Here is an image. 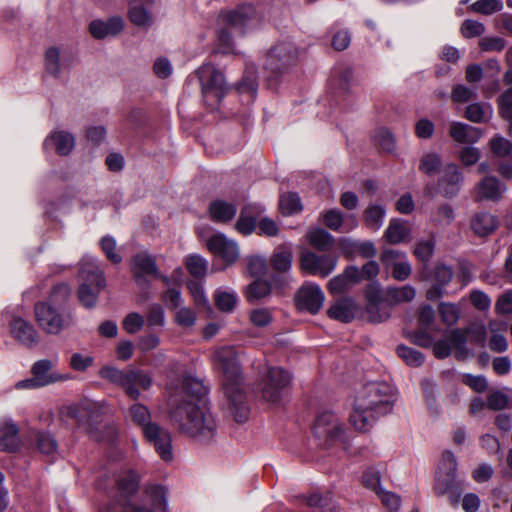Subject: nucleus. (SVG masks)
Returning a JSON list of instances; mask_svg holds the SVG:
<instances>
[{
	"instance_id": "6",
	"label": "nucleus",
	"mask_w": 512,
	"mask_h": 512,
	"mask_svg": "<svg viewBox=\"0 0 512 512\" xmlns=\"http://www.w3.org/2000/svg\"><path fill=\"white\" fill-rule=\"evenodd\" d=\"M99 375L101 378L120 386L126 395L137 400L140 397V390H147L152 384V377L149 373L140 369L120 370L115 367H103Z\"/></svg>"
},
{
	"instance_id": "48",
	"label": "nucleus",
	"mask_w": 512,
	"mask_h": 512,
	"mask_svg": "<svg viewBox=\"0 0 512 512\" xmlns=\"http://www.w3.org/2000/svg\"><path fill=\"white\" fill-rule=\"evenodd\" d=\"M185 265L188 272L195 278L205 276L208 268V262L200 255H189L185 259Z\"/></svg>"
},
{
	"instance_id": "19",
	"label": "nucleus",
	"mask_w": 512,
	"mask_h": 512,
	"mask_svg": "<svg viewBox=\"0 0 512 512\" xmlns=\"http://www.w3.org/2000/svg\"><path fill=\"white\" fill-rule=\"evenodd\" d=\"M467 342L466 336L460 329L452 330L447 336V340L433 341L432 347L434 355L439 359L448 357L451 349L456 350V355L459 359H464L468 355L465 347Z\"/></svg>"
},
{
	"instance_id": "47",
	"label": "nucleus",
	"mask_w": 512,
	"mask_h": 512,
	"mask_svg": "<svg viewBox=\"0 0 512 512\" xmlns=\"http://www.w3.org/2000/svg\"><path fill=\"white\" fill-rule=\"evenodd\" d=\"M279 207L283 215H292L302 210L300 197L297 193L283 194L279 200Z\"/></svg>"
},
{
	"instance_id": "26",
	"label": "nucleus",
	"mask_w": 512,
	"mask_h": 512,
	"mask_svg": "<svg viewBox=\"0 0 512 512\" xmlns=\"http://www.w3.org/2000/svg\"><path fill=\"white\" fill-rule=\"evenodd\" d=\"M264 212V207L260 204L245 205L238 221L235 224L236 230L243 234L249 235L256 229V219Z\"/></svg>"
},
{
	"instance_id": "33",
	"label": "nucleus",
	"mask_w": 512,
	"mask_h": 512,
	"mask_svg": "<svg viewBox=\"0 0 512 512\" xmlns=\"http://www.w3.org/2000/svg\"><path fill=\"white\" fill-rule=\"evenodd\" d=\"M292 259V245L282 244L274 249L270 257V264L277 272L286 273L291 269Z\"/></svg>"
},
{
	"instance_id": "27",
	"label": "nucleus",
	"mask_w": 512,
	"mask_h": 512,
	"mask_svg": "<svg viewBox=\"0 0 512 512\" xmlns=\"http://www.w3.org/2000/svg\"><path fill=\"white\" fill-rule=\"evenodd\" d=\"M124 22L121 17L115 16L107 21L93 20L89 25V31L95 39H104L108 36H115L122 31Z\"/></svg>"
},
{
	"instance_id": "55",
	"label": "nucleus",
	"mask_w": 512,
	"mask_h": 512,
	"mask_svg": "<svg viewBox=\"0 0 512 512\" xmlns=\"http://www.w3.org/2000/svg\"><path fill=\"white\" fill-rule=\"evenodd\" d=\"M144 324V317L137 312L127 314L122 321V327L128 334H136L143 328Z\"/></svg>"
},
{
	"instance_id": "13",
	"label": "nucleus",
	"mask_w": 512,
	"mask_h": 512,
	"mask_svg": "<svg viewBox=\"0 0 512 512\" xmlns=\"http://www.w3.org/2000/svg\"><path fill=\"white\" fill-rule=\"evenodd\" d=\"M337 265V257L331 254L318 255L314 252L306 251L300 257L301 269L313 276L322 278L331 274Z\"/></svg>"
},
{
	"instance_id": "62",
	"label": "nucleus",
	"mask_w": 512,
	"mask_h": 512,
	"mask_svg": "<svg viewBox=\"0 0 512 512\" xmlns=\"http://www.w3.org/2000/svg\"><path fill=\"white\" fill-rule=\"evenodd\" d=\"M485 32V27L481 22L467 19L461 25V33L465 38L481 36Z\"/></svg>"
},
{
	"instance_id": "23",
	"label": "nucleus",
	"mask_w": 512,
	"mask_h": 512,
	"mask_svg": "<svg viewBox=\"0 0 512 512\" xmlns=\"http://www.w3.org/2000/svg\"><path fill=\"white\" fill-rule=\"evenodd\" d=\"M360 310V306L352 297H340L330 305L327 315L331 319L349 323L357 316Z\"/></svg>"
},
{
	"instance_id": "10",
	"label": "nucleus",
	"mask_w": 512,
	"mask_h": 512,
	"mask_svg": "<svg viewBox=\"0 0 512 512\" xmlns=\"http://www.w3.org/2000/svg\"><path fill=\"white\" fill-rule=\"evenodd\" d=\"M291 375L281 367H271L263 381L262 398L269 403H279L285 396Z\"/></svg>"
},
{
	"instance_id": "4",
	"label": "nucleus",
	"mask_w": 512,
	"mask_h": 512,
	"mask_svg": "<svg viewBox=\"0 0 512 512\" xmlns=\"http://www.w3.org/2000/svg\"><path fill=\"white\" fill-rule=\"evenodd\" d=\"M69 296V286L60 283L52 288L47 301L35 305L36 321L44 332L56 335L72 324V314L66 309Z\"/></svg>"
},
{
	"instance_id": "45",
	"label": "nucleus",
	"mask_w": 512,
	"mask_h": 512,
	"mask_svg": "<svg viewBox=\"0 0 512 512\" xmlns=\"http://www.w3.org/2000/svg\"><path fill=\"white\" fill-rule=\"evenodd\" d=\"M129 417L133 423L142 428L143 432L146 426L154 424L150 421V411L140 403H136L129 408Z\"/></svg>"
},
{
	"instance_id": "34",
	"label": "nucleus",
	"mask_w": 512,
	"mask_h": 512,
	"mask_svg": "<svg viewBox=\"0 0 512 512\" xmlns=\"http://www.w3.org/2000/svg\"><path fill=\"white\" fill-rule=\"evenodd\" d=\"M450 136L458 143H476L481 138V131L465 123L453 122L450 125Z\"/></svg>"
},
{
	"instance_id": "60",
	"label": "nucleus",
	"mask_w": 512,
	"mask_h": 512,
	"mask_svg": "<svg viewBox=\"0 0 512 512\" xmlns=\"http://www.w3.org/2000/svg\"><path fill=\"white\" fill-rule=\"evenodd\" d=\"M490 147L497 157H506L512 152V145L510 141L501 136L493 137L490 141Z\"/></svg>"
},
{
	"instance_id": "24",
	"label": "nucleus",
	"mask_w": 512,
	"mask_h": 512,
	"mask_svg": "<svg viewBox=\"0 0 512 512\" xmlns=\"http://www.w3.org/2000/svg\"><path fill=\"white\" fill-rule=\"evenodd\" d=\"M358 267L348 266L341 274L333 277L327 284L332 295H339L349 291L354 285L360 283Z\"/></svg>"
},
{
	"instance_id": "36",
	"label": "nucleus",
	"mask_w": 512,
	"mask_h": 512,
	"mask_svg": "<svg viewBox=\"0 0 512 512\" xmlns=\"http://www.w3.org/2000/svg\"><path fill=\"white\" fill-rule=\"evenodd\" d=\"M2 433L0 437V451L15 452L20 446L18 437V427L12 421L5 422L3 427H0Z\"/></svg>"
},
{
	"instance_id": "35",
	"label": "nucleus",
	"mask_w": 512,
	"mask_h": 512,
	"mask_svg": "<svg viewBox=\"0 0 512 512\" xmlns=\"http://www.w3.org/2000/svg\"><path fill=\"white\" fill-rule=\"evenodd\" d=\"M154 0H131L128 16L136 26L148 27L152 24V17L144 5H151Z\"/></svg>"
},
{
	"instance_id": "31",
	"label": "nucleus",
	"mask_w": 512,
	"mask_h": 512,
	"mask_svg": "<svg viewBox=\"0 0 512 512\" xmlns=\"http://www.w3.org/2000/svg\"><path fill=\"white\" fill-rule=\"evenodd\" d=\"M116 492L127 497L133 495L139 487V475L132 470L123 471L117 474L114 479Z\"/></svg>"
},
{
	"instance_id": "17",
	"label": "nucleus",
	"mask_w": 512,
	"mask_h": 512,
	"mask_svg": "<svg viewBox=\"0 0 512 512\" xmlns=\"http://www.w3.org/2000/svg\"><path fill=\"white\" fill-rule=\"evenodd\" d=\"M457 461L451 451H444L436 473L434 490L444 495L453 485L456 477Z\"/></svg>"
},
{
	"instance_id": "61",
	"label": "nucleus",
	"mask_w": 512,
	"mask_h": 512,
	"mask_svg": "<svg viewBox=\"0 0 512 512\" xmlns=\"http://www.w3.org/2000/svg\"><path fill=\"white\" fill-rule=\"evenodd\" d=\"M352 79V71L350 68L335 69L333 71L331 83L335 87L345 91L349 87V83Z\"/></svg>"
},
{
	"instance_id": "41",
	"label": "nucleus",
	"mask_w": 512,
	"mask_h": 512,
	"mask_svg": "<svg viewBox=\"0 0 512 512\" xmlns=\"http://www.w3.org/2000/svg\"><path fill=\"white\" fill-rule=\"evenodd\" d=\"M493 110L488 103H473L467 106L465 117L474 123H482L489 120Z\"/></svg>"
},
{
	"instance_id": "20",
	"label": "nucleus",
	"mask_w": 512,
	"mask_h": 512,
	"mask_svg": "<svg viewBox=\"0 0 512 512\" xmlns=\"http://www.w3.org/2000/svg\"><path fill=\"white\" fill-rule=\"evenodd\" d=\"M325 296L320 286L311 282L301 286L295 296L296 306L299 310L316 314L323 306Z\"/></svg>"
},
{
	"instance_id": "46",
	"label": "nucleus",
	"mask_w": 512,
	"mask_h": 512,
	"mask_svg": "<svg viewBox=\"0 0 512 512\" xmlns=\"http://www.w3.org/2000/svg\"><path fill=\"white\" fill-rule=\"evenodd\" d=\"M310 244L317 250L326 251L332 243L333 237L323 229L311 230L308 234Z\"/></svg>"
},
{
	"instance_id": "43",
	"label": "nucleus",
	"mask_w": 512,
	"mask_h": 512,
	"mask_svg": "<svg viewBox=\"0 0 512 512\" xmlns=\"http://www.w3.org/2000/svg\"><path fill=\"white\" fill-rule=\"evenodd\" d=\"M384 216L385 209L382 206L370 205L365 210L364 223L369 229L377 231L383 224Z\"/></svg>"
},
{
	"instance_id": "64",
	"label": "nucleus",
	"mask_w": 512,
	"mask_h": 512,
	"mask_svg": "<svg viewBox=\"0 0 512 512\" xmlns=\"http://www.w3.org/2000/svg\"><path fill=\"white\" fill-rule=\"evenodd\" d=\"M498 105L500 114L504 119L512 116V87L500 95Z\"/></svg>"
},
{
	"instance_id": "5",
	"label": "nucleus",
	"mask_w": 512,
	"mask_h": 512,
	"mask_svg": "<svg viewBox=\"0 0 512 512\" xmlns=\"http://www.w3.org/2000/svg\"><path fill=\"white\" fill-rule=\"evenodd\" d=\"M219 22L223 27L217 36L218 51L223 54L231 53L232 38L230 30H238L240 33L254 28L259 24L258 14L255 8L250 4L239 6L237 9L221 13Z\"/></svg>"
},
{
	"instance_id": "50",
	"label": "nucleus",
	"mask_w": 512,
	"mask_h": 512,
	"mask_svg": "<svg viewBox=\"0 0 512 512\" xmlns=\"http://www.w3.org/2000/svg\"><path fill=\"white\" fill-rule=\"evenodd\" d=\"M438 312L443 323L448 326L454 325L460 316V309L454 303H440L438 306Z\"/></svg>"
},
{
	"instance_id": "11",
	"label": "nucleus",
	"mask_w": 512,
	"mask_h": 512,
	"mask_svg": "<svg viewBox=\"0 0 512 512\" xmlns=\"http://www.w3.org/2000/svg\"><path fill=\"white\" fill-rule=\"evenodd\" d=\"M299 50L291 41L276 44L267 54L265 69L272 73H281L297 63Z\"/></svg>"
},
{
	"instance_id": "28",
	"label": "nucleus",
	"mask_w": 512,
	"mask_h": 512,
	"mask_svg": "<svg viewBox=\"0 0 512 512\" xmlns=\"http://www.w3.org/2000/svg\"><path fill=\"white\" fill-rule=\"evenodd\" d=\"M463 181L462 173L456 164H448L443 170L439 186L446 197L455 196Z\"/></svg>"
},
{
	"instance_id": "42",
	"label": "nucleus",
	"mask_w": 512,
	"mask_h": 512,
	"mask_svg": "<svg viewBox=\"0 0 512 512\" xmlns=\"http://www.w3.org/2000/svg\"><path fill=\"white\" fill-rule=\"evenodd\" d=\"M35 442L42 454L51 458L57 454V442L50 433L37 431L35 433Z\"/></svg>"
},
{
	"instance_id": "32",
	"label": "nucleus",
	"mask_w": 512,
	"mask_h": 512,
	"mask_svg": "<svg viewBox=\"0 0 512 512\" xmlns=\"http://www.w3.org/2000/svg\"><path fill=\"white\" fill-rule=\"evenodd\" d=\"M237 213V206L234 203L224 200H215L209 205L210 218L216 223H227Z\"/></svg>"
},
{
	"instance_id": "7",
	"label": "nucleus",
	"mask_w": 512,
	"mask_h": 512,
	"mask_svg": "<svg viewBox=\"0 0 512 512\" xmlns=\"http://www.w3.org/2000/svg\"><path fill=\"white\" fill-rule=\"evenodd\" d=\"M79 277L82 280L78 290L79 301L83 306L91 308L96 304L100 291L106 285L103 271L99 268L97 260L94 258L83 259Z\"/></svg>"
},
{
	"instance_id": "37",
	"label": "nucleus",
	"mask_w": 512,
	"mask_h": 512,
	"mask_svg": "<svg viewBox=\"0 0 512 512\" xmlns=\"http://www.w3.org/2000/svg\"><path fill=\"white\" fill-rule=\"evenodd\" d=\"M49 142L53 143L56 152L62 156L68 155L75 144L74 137L70 133L64 131L52 133L51 136L46 139L45 144H48Z\"/></svg>"
},
{
	"instance_id": "2",
	"label": "nucleus",
	"mask_w": 512,
	"mask_h": 512,
	"mask_svg": "<svg viewBox=\"0 0 512 512\" xmlns=\"http://www.w3.org/2000/svg\"><path fill=\"white\" fill-rule=\"evenodd\" d=\"M214 368L222 374V389L228 408L238 423L249 417V406L242 388L243 375L239 355L232 346L217 348L212 356Z\"/></svg>"
},
{
	"instance_id": "12",
	"label": "nucleus",
	"mask_w": 512,
	"mask_h": 512,
	"mask_svg": "<svg viewBox=\"0 0 512 512\" xmlns=\"http://www.w3.org/2000/svg\"><path fill=\"white\" fill-rule=\"evenodd\" d=\"M314 434L327 445H332L344 438V429L338 418L332 412L319 414L313 427Z\"/></svg>"
},
{
	"instance_id": "22",
	"label": "nucleus",
	"mask_w": 512,
	"mask_h": 512,
	"mask_svg": "<svg viewBox=\"0 0 512 512\" xmlns=\"http://www.w3.org/2000/svg\"><path fill=\"white\" fill-rule=\"evenodd\" d=\"M506 190V185L496 177L486 176L476 184L474 200L476 202L483 200L498 202L502 199Z\"/></svg>"
},
{
	"instance_id": "49",
	"label": "nucleus",
	"mask_w": 512,
	"mask_h": 512,
	"mask_svg": "<svg viewBox=\"0 0 512 512\" xmlns=\"http://www.w3.org/2000/svg\"><path fill=\"white\" fill-rule=\"evenodd\" d=\"M487 405L492 410L512 408V395L502 391H494L487 396Z\"/></svg>"
},
{
	"instance_id": "38",
	"label": "nucleus",
	"mask_w": 512,
	"mask_h": 512,
	"mask_svg": "<svg viewBox=\"0 0 512 512\" xmlns=\"http://www.w3.org/2000/svg\"><path fill=\"white\" fill-rule=\"evenodd\" d=\"M415 294V289L410 285L388 288L386 291V302L391 308L394 304L412 301Z\"/></svg>"
},
{
	"instance_id": "51",
	"label": "nucleus",
	"mask_w": 512,
	"mask_h": 512,
	"mask_svg": "<svg viewBox=\"0 0 512 512\" xmlns=\"http://www.w3.org/2000/svg\"><path fill=\"white\" fill-rule=\"evenodd\" d=\"M471 10L482 15H491L503 8L501 0H477L471 5Z\"/></svg>"
},
{
	"instance_id": "15",
	"label": "nucleus",
	"mask_w": 512,
	"mask_h": 512,
	"mask_svg": "<svg viewBox=\"0 0 512 512\" xmlns=\"http://www.w3.org/2000/svg\"><path fill=\"white\" fill-rule=\"evenodd\" d=\"M453 278V270L450 266L436 263L429 271L425 279L431 282V287L426 292V298L436 301L446 294L445 287Z\"/></svg>"
},
{
	"instance_id": "58",
	"label": "nucleus",
	"mask_w": 512,
	"mask_h": 512,
	"mask_svg": "<svg viewBox=\"0 0 512 512\" xmlns=\"http://www.w3.org/2000/svg\"><path fill=\"white\" fill-rule=\"evenodd\" d=\"M440 165V157L435 153H429L422 157L419 169L427 175H433L439 170Z\"/></svg>"
},
{
	"instance_id": "56",
	"label": "nucleus",
	"mask_w": 512,
	"mask_h": 512,
	"mask_svg": "<svg viewBox=\"0 0 512 512\" xmlns=\"http://www.w3.org/2000/svg\"><path fill=\"white\" fill-rule=\"evenodd\" d=\"M45 66L49 74L58 77L60 74V53L56 47H50L45 54Z\"/></svg>"
},
{
	"instance_id": "52",
	"label": "nucleus",
	"mask_w": 512,
	"mask_h": 512,
	"mask_svg": "<svg viewBox=\"0 0 512 512\" xmlns=\"http://www.w3.org/2000/svg\"><path fill=\"white\" fill-rule=\"evenodd\" d=\"M434 248L435 240L433 238L421 240L417 242L413 254L418 260L427 263L433 256Z\"/></svg>"
},
{
	"instance_id": "40",
	"label": "nucleus",
	"mask_w": 512,
	"mask_h": 512,
	"mask_svg": "<svg viewBox=\"0 0 512 512\" xmlns=\"http://www.w3.org/2000/svg\"><path fill=\"white\" fill-rule=\"evenodd\" d=\"M410 234L408 226L398 220H392L387 227L384 237L391 244L404 242Z\"/></svg>"
},
{
	"instance_id": "30",
	"label": "nucleus",
	"mask_w": 512,
	"mask_h": 512,
	"mask_svg": "<svg viewBox=\"0 0 512 512\" xmlns=\"http://www.w3.org/2000/svg\"><path fill=\"white\" fill-rule=\"evenodd\" d=\"M52 366V362L47 359L39 360L33 364L31 371L40 385L47 386L49 384L67 379V377L64 375L50 372Z\"/></svg>"
},
{
	"instance_id": "8",
	"label": "nucleus",
	"mask_w": 512,
	"mask_h": 512,
	"mask_svg": "<svg viewBox=\"0 0 512 512\" xmlns=\"http://www.w3.org/2000/svg\"><path fill=\"white\" fill-rule=\"evenodd\" d=\"M165 504L164 489L155 486L140 500H111L100 512H164Z\"/></svg>"
},
{
	"instance_id": "21",
	"label": "nucleus",
	"mask_w": 512,
	"mask_h": 512,
	"mask_svg": "<svg viewBox=\"0 0 512 512\" xmlns=\"http://www.w3.org/2000/svg\"><path fill=\"white\" fill-rule=\"evenodd\" d=\"M206 246L215 257L223 260L226 265L234 263L239 257L237 243L222 233H215L208 238Z\"/></svg>"
},
{
	"instance_id": "3",
	"label": "nucleus",
	"mask_w": 512,
	"mask_h": 512,
	"mask_svg": "<svg viewBox=\"0 0 512 512\" xmlns=\"http://www.w3.org/2000/svg\"><path fill=\"white\" fill-rule=\"evenodd\" d=\"M394 396L385 382L366 383L355 396L350 415L351 425L359 431H368L380 417L392 411Z\"/></svg>"
},
{
	"instance_id": "39",
	"label": "nucleus",
	"mask_w": 512,
	"mask_h": 512,
	"mask_svg": "<svg viewBox=\"0 0 512 512\" xmlns=\"http://www.w3.org/2000/svg\"><path fill=\"white\" fill-rule=\"evenodd\" d=\"M489 329L492 335L489 339V348L493 352L502 353L508 348V342L504 334L498 333L499 330L505 329L504 323H498L496 321L489 322Z\"/></svg>"
},
{
	"instance_id": "54",
	"label": "nucleus",
	"mask_w": 512,
	"mask_h": 512,
	"mask_svg": "<svg viewBox=\"0 0 512 512\" xmlns=\"http://www.w3.org/2000/svg\"><path fill=\"white\" fill-rule=\"evenodd\" d=\"M397 354L411 366H420L424 362V356L421 352L405 345L397 347Z\"/></svg>"
},
{
	"instance_id": "14",
	"label": "nucleus",
	"mask_w": 512,
	"mask_h": 512,
	"mask_svg": "<svg viewBox=\"0 0 512 512\" xmlns=\"http://www.w3.org/2000/svg\"><path fill=\"white\" fill-rule=\"evenodd\" d=\"M365 298L367 301L366 311L371 322L380 323L390 318V307L386 298L383 299L378 283H371L366 287Z\"/></svg>"
},
{
	"instance_id": "57",
	"label": "nucleus",
	"mask_w": 512,
	"mask_h": 512,
	"mask_svg": "<svg viewBox=\"0 0 512 512\" xmlns=\"http://www.w3.org/2000/svg\"><path fill=\"white\" fill-rule=\"evenodd\" d=\"M479 48L484 52H500L506 46V41L499 36H486L479 40Z\"/></svg>"
},
{
	"instance_id": "44",
	"label": "nucleus",
	"mask_w": 512,
	"mask_h": 512,
	"mask_svg": "<svg viewBox=\"0 0 512 512\" xmlns=\"http://www.w3.org/2000/svg\"><path fill=\"white\" fill-rule=\"evenodd\" d=\"M215 305L222 312H231L237 302L238 297L234 291L217 290L214 295Z\"/></svg>"
},
{
	"instance_id": "9",
	"label": "nucleus",
	"mask_w": 512,
	"mask_h": 512,
	"mask_svg": "<svg viewBox=\"0 0 512 512\" xmlns=\"http://www.w3.org/2000/svg\"><path fill=\"white\" fill-rule=\"evenodd\" d=\"M202 95L206 103L212 107L218 105L226 94V82L221 71L212 64H203L197 70Z\"/></svg>"
},
{
	"instance_id": "53",
	"label": "nucleus",
	"mask_w": 512,
	"mask_h": 512,
	"mask_svg": "<svg viewBox=\"0 0 512 512\" xmlns=\"http://www.w3.org/2000/svg\"><path fill=\"white\" fill-rule=\"evenodd\" d=\"M271 292V286L263 280H255L248 286L247 299L249 301L259 300L268 296Z\"/></svg>"
},
{
	"instance_id": "1",
	"label": "nucleus",
	"mask_w": 512,
	"mask_h": 512,
	"mask_svg": "<svg viewBox=\"0 0 512 512\" xmlns=\"http://www.w3.org/2000/svg\"><path fill=\"white\" fill-rule=\"evenodd\" d=\"M206 393L202 381L185 376L169 400L171 421L182 433L200 442L212 440L217 430L214 417L203 404Z\"/></svg>"
},
{
	"instance_id": "63",
	"label": "nucleus",
	"mask_w": 512,
	"mask_h": 512,
	"mask_svg": "<svg viewBox=\"0 0 512 512\" xmlns=\"http://www.w3.org/2000/svg\"><path fill=\"white\" fill-rule=\"evenodd\" d=\"M102 251L106 255L107 259L114 264L120 263L122 257L115 252L116 241L110 236H105L100 242Z\"/></svg>"
},
{
	"instance_id": "18",
	"label": "nucleus",
	"mask_w": 512,
	"mask_h": 512,
	"mask_svg": "<svg viewBox=\"0 0 512 512\" xmlns=\"http://www.w3.org/2000/svg\"><path fill=\"white\" fill-rule=\"evenodd\" d=\"M132 273L138 285H145V275H152L162 280L166 285L169 284L170 279L162 275L157 268L155 257L146 252L136 254L132 259Z\"/></svg>"
},
{
	"instance_id": "29",
	"label": "nucleus",
	"mask_w": 512,
	"mask_h": 512,
	"mask_svg": "<svg viewBox=\"0 0 512 512\" xmlns=\"http://www.w3.org/2000/svg\"><path fill=\"white\" fill-rule=\"evenodd\" d=\"M470 226L477 236L485 237L492 234L498 228L499 219L489 212H477L472 216Z\"/></svg>"
},
{
	"instance_id": "25",
	"label": "nucleus",
	"mask_w": 512,
	"mask_h": 512,
	"mask_svg": "<svg viewBox=\"0 0 512 512\" xmlns=\"http://www.w3.org/2000/svg\"><path fill=\"white\" fill-rule=\"evenodd\" d=\"M10 329L12 336L25 347L32 348L39 342V336L34 326L21 317H16L11 321Z\"/></svg>"
},
{
	"instance_id": "59",
	"label": "nucleus",
	"mask_w": 512,
	"mask_h": 512,
	"mask_svg": "<svg viewBox=\"0 0 512 512\" xmlns=\"http://www.w3.org/2000/svg\"><path fill=\"white\" fill-rule=\"evenodd\" d=\"M407 257L405 252L395 249H384L381 253L380 260L386 269L391 270L397 263Z\"/></svg>"
},
{
	"instance_id": "16",
	"label": "nucleus",
	"mask_w": 512,
	"mask_h": 512,
	"mask_svg": "<svg viewBox=\"0 0 512 512\" xmlns=\"http://www.w3.org/2000/svg\"><path fill=\"white\" fill-rule=\"evenodd\" d=\"M143 434L145 439L154 446L162 460L168 462L173 459L172 438L167 429L154 423L146 426Z\"/></svg>"
}]
</instances>
